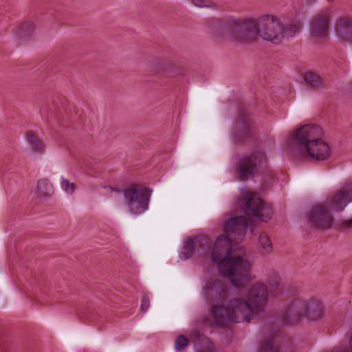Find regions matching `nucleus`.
Returning <instances> with one entry per match:
<instances>
[{
    "label": "nucleus",
    "instance_id": "obj_1",
    "mask_svg": "<svg viewBox=\"0 0 352 352\" xmlns=\"http://www.w3.org/2000/svg\"><path fill=\"white\" fill-rule=\"evenodd\" d=\"M247 229L248 219L245 216L231 217L224 223L225 234L217 238L211 252L212 261L217 264L221 275L238 289L245 287L250 281L251 265L245 258L243 247L232 249V246L243 240Z\"/></svg>",
    "mask_w": 352,
    "mask_h": 352
},
{
    "label": "nucleus",
    "instance_id": "obj_2",
    "mask_svg": "<svg viewBox=\"0 0 352 352\" xmlns=\"http://www.w3.org/2000/svg\"><path fill=\"white\" fill-rule=\"evenodd\" d=\"M212 38L216 43L230 41L239 45L252 44L258 36L263 39L278 44L282 41V23L272 14H264L258 19L228 16L209 20Z\"/></svg>",
    "mask_w": 352,
    "mask_h": 352
},
{
    "label": "nucleus",
    "instance_id": "obj_3",
    "mask_svg": "<svg viewBox=\"0 0 352 352\" xmlns=\"http://www.w3.org/2000/svg\"><path fill=\"white\" fill-rule=\"evenodd\" d=\"M324 131L317 124H305L292 136L299 156L316 162L328 160L331 157L329 144L324 140Z\"/></svg>",
    "mask_w": 352,
    "mask_h": 352
},
{
    "label": "nucleus",
    "instance_id": "obj_4",
    "mask_svg": "<svg viewBox=\"0 0 352 352\" xmlns=\"http://www.w3.org/2000/svg\"><path fill=\"white\" fill-rule=\"evenodd\" d=\"M324 314V305L316 298L305 300L295 298L287 307L281 318L286 325L298 323L302 318L314 321L320 318Z\"/></svg>",
    "mask_w": 352,
    "mask_h": 352
},
{
    "label": "nucleus",
    "instance_id": "obj_5",
    "mask_svg": "<svg viewBox=\"0 0 352 352\" xmlns=\"http://www.w3.org/2000/svg\"><path fill=\"white\" fill-rule=\"evenodd\" d=\"M236 205L249 218L266 221L273 214V210L270 205L265 204L259 197L250 192L239 197Z\"/></svg>",
    "mask_w": 352,
    "mask_h": 352
},
{
    "label": "nucleus",
    "instance_id": "obj_6",
    "mask_svg": "<svg viewBox=\"0 0 352 352\" xmlns=\"http://www.w3.org/2000/svg\"><path fill=\"white\" fill-rule=\"evenodd\" d=\"M151 192V190L140 185L123 189L125 203L129 212L133 214H140L148 210Z\"/></svg>",
    "mask_w": 352,
    "mask_h": 352
},
{
    "label": "nucleus",
    "instance_id": "obj_7",
    "mask_svg": "<svg viewBox=\"0 0 352 352\" xmlns=\"http://www.w3.org/2000/svg\"><path fill=\"white\" fill-rule=\"evenodd\" d=\"M267 157L261 151H254L249 156L241 158L236 168L241 181L252 178L254 174L266 167Z\"/></svg>",
    "mask_w": 352,
    "mask_h": 352
},
{
    "label": "nucleus",
    "instance_id": "obj_8",
    "mask_svg": "<svg viewBox=\"0 0 352 352\" xmlns=\"http://www.w3.org/2000/svg\"><path fill=\"white\" fill-rule=\"evenodd\" d=\"M309 225L318 230H329L332 228L334 218L329 207L322 204L312 206L307 214Z\"/></svg>",
    "mask_w": 352,
    "mask_h": 352
},
{
    "label": "nucleus",
    "instance_id": "obj_9",
    "mask_svg": "<svg viewBox=\"0 0 352 352\" xmlns=\"http://www.w3.org/2000/svg\"><path fill=\"white\" fill-rule=\"evenodd\" d=\"M253 127L250 113L246 107H242L239 111L238 118L234 124L232 132L233 141L236 143L251 139Z\"/></svg>",
    "mask_w": 352,
    "mask_h": 352
},
{
    "label": "nucleus",
    "instance_id": "obj_10",
    "mask_svg": "<svg viewBox=\"0 0 352 352\" xmlns=\"http://www.w3.org/2000/svg\"><path fill=\"white\" fill-rule=\"evenodd\" d=\"M231 321L239 323L243 322H250L253 316L256 313L254 307L246 300L240 298H234L228 302Z\"/></svg>",
    "mask_w": 352,
    "mask_h": 352
},
{
    "label": "nucleus",
    "instance_id": "obj_11",
    "mask_svg": "<svg viewBox=\"0 0 352 352\" xmlns=\"http://www.w3.org/2000/svg\"><path fill=\"white\" fill-rule=\"evenodd\" d=\"M206 300L212 305L226 301L228 289L227 285L220 280H213L203 288Z\"/></svg>",
    "mask_w": 352,
    "mask_h": 352
},
{
    "label": "nucleus",
    "instance_id": "obj_12",
    "mask_svg": "<svg viewBox=\"0 0 352 352\" xmlns=\"http://www.w3.org/2000/svg\"><path fill=\"white\" fill-rule=\"evenodd\" d=\"M331 18L327 12L316 15L311 23L310 35L314 39L327 40Z\"/></svg>",
    "mask_w": 352,
    "mask_h": 352
},
{
    "label": "nucleus",
    "instance_id": "obj_13",
    "mask_svg": "<svg viewBox=\"0 0 352 352\" xmlns=\"http://www.w3.org/2000/svg\"><path fill=\"white\" fill-rule=\"evenodd\" d=\"M268 297V290L263 283L253 285L249 292L248 300L254 307L256 314L264 311V307Z\"/></svg>",
    "mask_w": 352,
    "mask_h": 352
},
{
    "label": "nucleus",
    "instance_id": "obj_14",
    "mask_svg": "<svg viewBox=\"0 0 352 352\" xmlns=\"http://www.w3.org/2000/svg\"><path fill=\"white\" fill-rule=\"evenodd\" d=\"M337 36L342 41L352 43V20L340 19L336 25Z\"/></svg>",
    "mask_w": 352,
    "mask_h": 352
},
{
    "label": "nucleus",
    "instance_id": "obj_15",
    "mask_svg": "<svg viewBox=\"0 0 352 352\" xmlns=\"http://www.w3.org/2000/svg\"><path fill=\"white\" fill-rule=\"evenodd\" d=\"M211 314L217 326L223 327L228 321H231V315L228 306L225 307L222 305H213L211 307Z\"/></svg>",
    "mask_w": 352,
    "mask_h": 352
},
{
    "label": "nucleus",
    "instance_id": "obj_16",
    "mask_svg": "<svg viewBox=\"0 0 352 352\" xmlns=\"http://www.w3.org/2000/svg\"><path fill=\"white\" fill-rule=\"evenodd\" d=\"M151 69L156 74H173L176 72V67L170 62L162 58L156 59L151 63Z\"/></svg>",
    "mask_w": 352,
    "mask_h": 352
},
{
    "label": "nucleus",
    "instance_id": "obj_17",
    "mask_svg": "<svg viewBox=\"0 0 352 352\" xmlns=\"http://www.w3.org/2000/svg\"><path fill=\"white\" fill-rule=\"evenodd\" d=\"M352 201V193L345 190H340L332 199V206L335 210L342 211L348 203Z\"/></svg>",
    "mask_w": 352,
    "mask_h": 352
},
{
    "label": "nucleus",
    "instance_id": "obj_18",
    "mask_svg": "<svg viewBox=\"0 0 352 352\" xmlns=\"http://www.w3.org/2000/svg\"><path fill=\"white\" fill-rule=\"evenodd\" d=\"M37 192L40 197H49L53 193V186L47 179L38 180L37 184Z\"/></svg>",
    "mask_w": 352,
    "mask_h": 352
},
{
    "label": "nucleus",
    "instance_id": "obj_19",
    "mask_svg": "<svg viewBox=\"0 0 352 352\" xmlns=\"http://www.w3.org/2000/svg\"><path fill=\"white\" fill-rule=\"evenodd\" d=\"M27 139L32 151L37 153H43L45 149V145L38 136L34 133L30 131L27 134Z\"/></svg>",
    "mask_w": 352,
    "mask_h": 352
},
{
    "label": "nucleus",
    "instance_id": "obj_20",
    "mask_svg": "<svg viewBox=\"0 0 352 352\" xmlns=\"http://www.w3.org/2000/svg\"><path fill=\"white\" fill-rule=\"evenodd\" d=\"M302 25V23L301 22L289 23L285 26L282 25L281 34L283 35V38L284 37H294L296 34L300 32Z\"/></svg>",
    "mask_w": 352,
    "mask_h": 352
},
{
    "label": "nucleus",
    "instance_id": "obj_21",
    "mask_svg": "<svg viewBox=\"0 0 352 352\" xmlns=\"http://www.w3.org/2000/svg\"><path fill=\"white\" fill-rule=\"evenodd\" d=\"M195 241H194L191 238H188L184 243L183 250L179 255L180 258L186 261L190 258L195 252Z\"/></svg>",
    "mask_w": 352,
    "mask_h": 352
},
{
    "label": "nucleus",
    "instance_id": "obj_22",
    "mask_svg": "<svg viewBox=\"0 0 352 352\" xmlns=\"http://www.w3.org/2000/svg\"><path fill=\"white\" fill-rule=\"evenodd\" d=\"M276 333L270 335L267 340L261 343L258 352H279V347L274 344Z\"/></svg>",
    "mask_w": 352,
    "mask_h": 352
},
{
    "label": "nucleus",
    "instance_id": "obj_23",
    "mask_svg": "<svg viewBox=\"0 0 352 352\" xmlns=\"http://www.w3.org/2000/svg\"><path fill=\"white\" fill-rule=\"evenodd\" d=\"M305 83L312 88H318L322 85L320 77L312 72H306L304 75Z\"/></svg>",
    "mask_w": 352,
    "mask_h": 352
},
{
    "label": "nucleus",
    "instance_id": "obj_24",
    "mask_svg": "<svg viewBox=\"0 0 352 352\" xmlns=\"http://www.w3.org/2000/svg\"><path fill=\"white\" fill-rule=\"evenodd\" d=\"M267 283L271 287V293L276 295L280 292V277L278 274L276 272H270L267 277Z\"/></svg>",
    "mask_w": 352,
    "mask_h": 352
},
{
    "label": "nucleus",
    "instance_id": "obj_25",
    "mask_svg": "<svg viewBox=\"0 0 352 352\" xmlns=\"http://www.w3.org/2000/svg\"><path fill=\"white\" fill-rule=\"evenodd\" d=\"M195 243L196 246L198 248H200L203 252H208L210 249L211 241L207 236H200L196 237Z\"/></svg>",
    "mask_w": 352,
    "mask_h": 352
},
{
    "label": "nucleus",
    "instance_id": "obj_26",
    "mask_svg": "<svg viewBox=\"0 0 352 352\" xmlns=\"http://www.w3.org/2000/svg\"><path fill=\"white\" fill-rule=\"evenodd\" d=\"M258 240L262 249L265 252H269L272 250V242L265 232L260 234Z\"/></svg>",
    "mask_w": 352,
    "mask_h": 352
},
{
    "label": "nucleus",
    "instance_id": "obj_27",
    "mask_svg": "<svg viewBox=\"0 0 352 352\" xmlns=\"http://www.w3.org/2000/svg\"><path fill=\"white\" fill-rule=\"evenodd\" d=\"M191 2L199 8H209L216 9L217 5L212 0H190Z\"/></svg>",
    "mask_w": 352,
    "mask_h": 352
},
{
    "label": "nucleus",
    "instance_id": "obj_28",
    "mask_svg": "<svg viewBox=\"0 0 352 352\" xmlns=\"http://www.w3.org/2000/svg\"><path fill=\"white\" fill-rule=\"evenodd\" d=\"M188 344V339L184 335H179L175 340V348L176 350L180 351L186 347Z\"/></svg>",
    "mask_w": 352,
    "mask_h": 352
},
{
    "label": "nucleus",
    "instance_id": "obj_29",
    "mask_svg": "<svg viewBox=\"0 0 352 352\" xmlns=\"http://www.w3.org/2000/svg\"><path fill=\"white\" fill-rule=\"evenodd\" d=\"M61 187L67 193H73L75 190V185L71 183L68 179L63 178L61 181Z\"/></svg>",
    "mask_w": 352,
    "mask_h": 352
},
{
    "label": "nucleus",
    "instance_id": "obj_30",
    "mask_svg": "<svg viewBox=\"0 0 352 352\" xmlns=\"http://www.w3.org/2000/svg\"><path fill=\"white\" fill-rule=\"evenodd\" d=\"M34 24L32 22H25L23 23L20 27H19V31L21 34H24L25 32H32L34 30Z\"/></svg>",
    "mask_w": 352,
    "mask_h": 352
},
{
    "label": "nucleus",
    "instance_id": "obj_31",
    "mask_svg": "<svg viewBox=\"0 0 352 352\" xmlns=\"http://www.w3.org/2000/svg\"><path fill=\"white\" fill-rule=\"evenodd\" d=\"M150 306L149 300L147 296H143L142 298V304H141V311L143 312L146 311Z\"/></svg>",
    "mask_w": 352,
    "mask_h": 352
},
{
    "label": "nucleus",
    "instance_id": "obj_32",
    "mask_svg": "<svg viewBox=\"0 0 352 352\" xmlns=\"http://www.w3.org/2000/svg\"><path fill=\"white\" fill-rule=\"evenodd\" d=\"M340 230H344L352 228V218L348 220H344L340 225Z\"/></svg>",
    "mask_w": 352,
    "mask_h": 352
},
{
    "label": "nucleus",
    "instance_id": "obj_33",
    "mask_svg": "<svg viewBox=\"0 0 352 352\" xmlns=\"http://www.w3.org/2000/svg\"><path fill=\"white\" fill-rule=\"evenodd\" d=\"M111 191H113H113H116V192H122L123 193V190H121V189H120V188H113V187H111Z\"/></svg>",
    "mask_w": 352,
    "mask_h": 352
}]
</instances>
